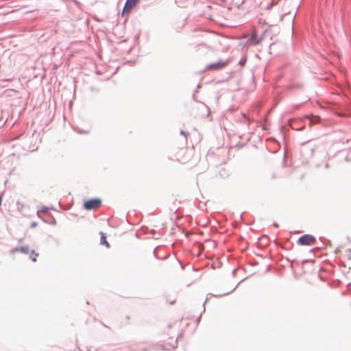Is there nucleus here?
Masks as SVG:
<instances>
[{"mask_svg":"<svg viewBox=\"0 0 351 351\" xmlns=\"http://www.w3.org/2000/svg\"><path fill=\"white\" fill-rule=\"evenodd\" d=\"M176 324L168 326L163 331L164 347L166 350H171L177 346L179 328Z\"/></svg>","mask_w":351,"mask_h":351,"instance_id":"obj_1","label":"nucleus"},{"mask_svg":"<svg viewBox=\"0 0 351 351\" xmlns=\"http://www.w3.org/2000/svg\"><path fill=\"white\" fill-rule=\"evenodd\" d=\"M229 60H219L217 62L211 63L207 65L206 70V71H217L221 70L223 68H225L228 64Z\"/></svg>","mask_w":351,"mask_h":351,"instance_id":"obj_2","label":"nucleus"},{"mask_svg":"<svg viewBox=\"0 0 351 351\" xmlns=\"http://www.w3.org/2000/svg\"><path fill=\"white\" fill-rule=\"evenodd\" d=\"M101 205V202L99 199H91L84 203V208L86 210H95L99 208Z\"/></svg>","mask_w":351,"mask_h":351,"instance_id":"obj_3","label":"nucleus"},{"mask_svg":"<svg viewBox=\"0 0 351 351\" xmlns=\"http://www.w3.org/2000/svg\"><path fill=\"white\" fill-rule=\"evenodd\" d=\"M315 238L310 234H304L298 239V244L301 245H312L315 243Z\"/></svg>","mask_w":351,"mask_h":351,"instance_id":"obj_4","label":"nucleus"},{"mask_svg":"<svg viewBox=\"0 0 351 351\" xmlns=\"http://www.w3.org/2000/svg\"><path fill=\"white\" fill-rule=\"evenodd\" d=\"M138 0H127L123 10V14H128L138 3Z\"/></svg>","mask_w":351,"mask_h":351,"instance_id":"obj_5","label":"nucleus"},{"mask_svg":"<svg viewBox=\"0 0 351 351\" xmlns=\"http://www.w3.org/2000/svg\"><path fill=\"white\" fill-rule=\"evenodd\" d=\"M260 41L261 39L258 38V35L256 32H254L247 39V42L250 45H256L258 44Z\"/></svg>","mask_w":351,"mask_h":351,"instance_id":"obj_6","label":"nucleus"},{"mask_svg":"<svg viewBox=\"0 0 351 351\" xmlns=\"http://www.w3.org/2000/svg\"><path fill=\"white\" fill-rule=\"evenodd\" d=\"M20 252L24 254H28L29 252V249L27 246L21 247L20 248H15L12 250V253H16Z\"/></svg>","mask_w":351,"mask_h":351,"instance_id":"obj_7","label":"nucleus"},{"mask_svg":"<svg viewBox=\"0 0 351 351\" xmlns=\"http://www.w3.org/2000/svg\"><path fill=\"white\" fill-rule=\"evenodd\" d=\"M101 234V243L106 245L107 247H109V243L106 240V237L104 232H100Z\"/></svg>","mask_w":351,"mask_h":351,"instance_id":"obj_8","label":"nucleus"},{"mask_svg":"<svg viewBox=\"0 0 351 351\" xmlns=\"http://www.w3.org/2000/svg\"><path fill=\"white\" fill-rule=\"evenodd\" d=\"M38 256V254L35 253L34 250L31 251L29 257L33 261H36V257Z\"/></svg>","mask_w":351,"mask_h":351,"instance_id":"obj_9","label":"nucleus"},{"mask_svg":"<svg viewBox=\"0 0 351 351\" xmlns=\"http://www.w3.org/2000/svg\"><path fill=\"white\" fill-rule=\"evenodd\" d=\"M126 318H127V319H130V317L129 316H126Z\"/></svg>","mask_w":351,"mask_h":351,"instance_id":"obj_10","label":"nucleus"}]
</instances>
